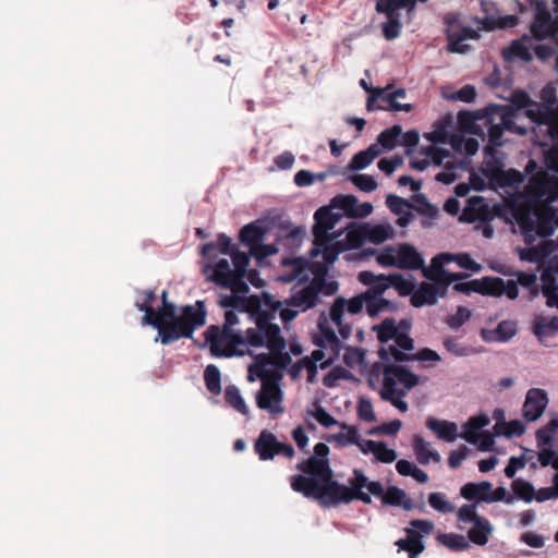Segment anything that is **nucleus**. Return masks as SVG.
I'll return each mask as SVG.
<instances>
[{"label": "nucleus", "instance_id": "f257e3e1", "mask_svg": "<svg viewBox=\"0 0 558 558\" xmlns=\"http://www.w3.org/2000/svg\"><path fill=\"white\" fill-rule=\"evenodd\" d=\"M527 201L514 213L524 242L532 245L537 238L553 235L558 227L556 209L550 205L558 199V178L541 170L529 180Z\"/></svg>", "mask_w": 558, "mask_h": 558}, {"label": "nucleus", "instance_id": "f03ea898", "mask_svg": "<svg viewBox=\"0 0 558 558\" xmlns=\"http://www.w3.org/2000/svg\"><path fill=\"white\" fill-rule=\"evenodd\" d=\"M378 354L384 363L383 385L379 390V397L401 413H405L409 410V405L404 398L418 385L420 376L405 366L391 364L390 361H411V353L402 352L396 344H389L387 348H380Z\"/></svg>", "mask_w": 558, "mask_h": 558}, {"label": "nucleus", "instance_id": "7ed1b4c3", "mask_svg": "<svg viewBox=\"0 0 558 558\" xmlns=\"http://www.w3.org/2000/svg\"><path fill=\"white\" fill-rule=\"evenodd\" d=\"M157 322L148 324L158 331L161 344H170L182 338H192L194 331L206 324V310L203 301L195 305H185L181 314H177V305L172 302H162L155 311Z\"/></svg>", "mask_w": 558, "mask_h": 558}, {"label": "nucleus", "instance_id": "20e7f679", "mask_svg": "<svg viewBox=\"0 0 558 558\" xmlns=\"http://www.w3.org/2000/svg\"><path fill=\"white\" fill-rule=\"evenodd\" d=\"M312 472L323 477L322 492L315 498L322 506L332 507L340 504H350L353 500H360L365 505L372 504L369 494L363 492L368 484V477L360 469L353 470V476L345 486L333 480V472L326 461L312 460Z\"/></svg>", "mask_w": 558, "mask_h": 558}, {"label": "nucleus", "instance_id": "39448f33", "mask_svg": "<svg viewBox=\"0 0 558 558\" xmlns=\"http://www.w3.org/2000/svg\"><path fill=\"white\" fill-rule=\"evenodd\" d=\"M271 365H281L278 357H271L268 353H259L254 355V363L248 366L247 379L254 381L256 378L262 380L260 390L256 395V404L262 410H267L272 415L284 412L282 407L283 393L279 386L278 379L274 377V373L269 369Z\"/></svg>", "mask_w": 558, "mask_h": 558}, {"label": "nucleus", "instance_id": "423d86ee", "mask_svg": "<svg viewBox=\"0 0 558 558\" xmlns=\"http://www.w3.org/2000/svg\"><path fill=\"white\" fill-rule=\"evenodd\" d=\"M239 323L234 310H227L222 329L211 325L205 331V341L209 344L210 354L215 357H232L245 355V331L235 330Z\"/></svg>", "mask_w": 558, "mask_h": 558}, {"label": "nucleus", "instance_id": "0eeeda50", "mask_svg": "<svg viewBox=\"0 0 558 558\" xmlns=\"http://www.w3.org/2000/svg\"><path fill=\"white\" fill-rule=\"evenodd\" d=\"M274 314L268 311H259L255 315L256 328L245 330V354L253 355L250 347L262 348L266 345L271 352V357H278L282 365L290 362L291 357L282 351L286 349V340L281 336L280 327L271 323Z\"/></svg>", "mask_w": 558, "mask_h": 558}, {"label": "nucleus", "instance_id": "6e6552de", "mask_svg": "<svg viewBox=\"0 0 558 558\" xmlns=\"http://www.w3.org/2000/svg\"><path fill=\"white\" fill-rule=\"evenodd\" d=\"M329 451V447L326 444L318 442L314 446V456L296 464V469L303 474L291 476L290 485L294 492L307 498L315 499L322 492L323 477L312 472L311 461L313 459L323 462L326 461L328 466H330L328 459Z\"/></svg>", "mask_w": 558, "mask_h": 558}, {"label": "nucleus", "instance_id": "1a4fd4ad", "mask_svg": "<svg viewBox=\"0 0 558 558\" xmlns=\"http://www.w3.org/2000/svg\"><path fill=\"white\" fill-rule=\"evenodd\" d=\"M450 262H456L459 267L471 270L473 272H478L481 270V265L472 259L468 253H440L433 257L432 269L424 270V276L438 284H442L445 288L452 282L464 279L466 277L465 274H449L445 270V264Z\"/></svg>", "mask_w": 558, "mask_h": 558}, {"label": "nucleus", "instance_id": "9d476101", "mask_svg": "<svg viewBox=\"0 0 558 558\" xmlns=\"http://www.w3.org/2000/svg\"><path fill=\"white\" fill-rule=\"evenodd\" d=\"M457 518L459 522L473 523V526L468 532V537L472 543L478 546H484L488 543L494 529L488 519L476 512L475 504L461 506Z\"/></svg>", "mask_w": 558, "mask_h": 558}, {"label": "nucleus", "instance_id": "9b49d317", "mask_svg": "<svg viewBox=\"0 0 558 558\" xmlns=\"http://www.w3.org/2000/svg\"><path fill=\"white\" fill-rule=\"evenodd\" d=\"M254 451L262 461L272 460L276 454L292 459L295 454L290 444L280 442L269 430L264 429L254 442Z\"/></svg>", "mask_w": 558, "mask_h": 558}, {"label": "nucleus", "instance_id": "f8f14e48", "mask_svg": "<svg viewBox=\"0 0 558 558\" xmlns=\"http://www.w3.org/2000/svg\"><path fill=\"white\" fill-rule=\"evenodd\" d=\"M315 223L313 226V235L315 245H325L336 239L335 234H329L341 219V215L333 213L329 207H320L314 214Z\"/></svg>", "mask_w": 558, "mask_h": 558}, {"label": "nucleus", "instance_id": "ddd939ff", "mask_svg": "<svg viewBox=\"0 0 558 558\" xmlns=\"http://www.w3.org/2000/svg\"><path fill=\"white\" fill-rule=\"evenodd\" d=\"M317 284L318 281H310L306 284L298 282L291 289V294L284 300V304L299 308L301 312L315 307L319 303Z\"/></svg>", "mask_w": 558, "mask_h": 558}, {"label": "nucleus", "instance_id": "4468645a", "mask_svg": "<svg viewBox=\"0 0 558 558\" xmlns=\"http://www.w3.org/2000/svg\"><path fill=\"white\" fill-rule=\"evenodd\" d=\"M318 328L319 336L316 339V344L322 349L329 350L331 353L330 356L319 365L322 369H325L338 359L344 345L331 328L323 323H318Z\"/></svg>", "mask_w": 558, "mask_h": 558}, {"label": "nucleus", "instance_id": "2eb2a0df", "mask_svg": "<svg viewBox=\"0 0 558 558\" xmlns=\"http://www.w3.org/2000/svg\"><path fill=\"white\" fill-rule=\"evenodd\" d=\"M530 29L534 38L538 40L545 39L558 33V20H553L548 9L544 4L538 3Z\"/></svg>", "mask_w": 558, "mask_h": 558}, {"label": "nucleus", "instance_id": "dca6fc26", "mask_svg": "<svg viewBox=\"0 0 558 558\" xmlns=\"http://www.w3.org/2000/svg\"><path fill=\"white\" fill-rule=\"evenodd\" d=\"M548 404V398L545 390L541 388H531L525 396L522 408V415L529 422L538 420Z\"/></svg>", "mask_w": 558, "mask_h": 558}, {"label": "nucleus", "instance_id": "f3484780", "mask_svg": "<svg viewBox=\"0 0 558 558\" xmlns=\"http://www.w3.org/2000/svg\"><path fill=\"white\" fill-rule=\"evenodd\" d=\"M357 278L361 283L368 286L367 290L363 292L368 300L383 296L385 291L390 288L389 279L384 274L375 275L372 271L364 270L359 274Z\"/></svg>", "mask_w": 558, "mask_h": 558}, {"label": "nucleus", "instance_id": "a211bd4d", "mask_svg": "<svg viewBox=\"0 0 558 558\" xmlns=\"http://www.w3.org/2000/svg\"><path fill=\"white\" fill-rule=\"evenodd\" d=\"M531 331L542 345H547L546 340L558 333V316L536 315Z\"/></svg>", "mask_w": 558, "mask_h": 558}, {"label": "nucleus", "instance_id": "6ab92c4d", "mask_svg": "<svg viewBox=\"0 0 558 558\" xmlns=\"http://www.w3.org/2000/svg\"><path fill=\"white\" fill-rule=\"evenodd\" d=\"M478 31L473 29L472 27L464 26L459 32H454L451 28L447 29V38L448 46L447 49L453 53H465L470 50V46L463 44L466 39H478L480 38Z\"/></svg>", "mask_w": 558, "mask_h": 558}, {"label": "nucleus", "instance_id": "aec40b11", "mask_svg": "<svg viewBox=\"0 0 558 558\" xmlns=\"http://www.w3.org/2000/svg\"><path fill=\"white\" fill-rule=\"evenodd\" d=\"M234 278L235 271L231 269L227 259L222 258L216 263L211 280L234 293H242V289H240V284L235 282Z\"/></svg>", "mask_w": 558, "mask_h": 558}, {"label": "nucleus", "instance_id": "412c9836", "mask_svg": "<svg viewBox=\"0 0 558 558\" xmlns=\"http://www.w3.org/2000/svg\"><path fill=\"white\" fill-rule=\"evenodd\" d=\"M398 268L407 270H426L424 268L423 256L409 243L398 245Z\"/></svg>", "mask_w": 558, "mask_h": 558}, {"label": "nucleus", "instance_id": "4be33fe9", "mask_svg": "<svg viewBox=\"0 0 558 558\" xmlns=\"http://www.w3.org/2000/svg\"><path fill=\"white\" fill-rule=\"evenodd\" d=\"M531 48V38L527 35H523L521 38L513 40L510 46L504 48L502 58L508 62L514 59L530 62L533 59Z\"/></svg>", "mask_w": 558, "mask_h": 558}, {"label": "nucleus", "instance_id": "5701e85b", "mask_svg": "<svg viewBox=\"0 0 558 558\" xmlns=\"http://www.w3.org/2000/svg\"><path fill=\"white\" fill-rule=\"evenodd\" d=\"M426 427L436 434L444 441L453 442L460 434H458V425L454 422L439 420L436 417H427Z\"/></svg>", "mask_w": 558, "mask_h": 558}, {"label": "nucleus", "instance_id": "b1692460", "mask_svg": "<svg viewBox=\"0 0 558 558\" xmlns=\"http://www.w3.org/2000/svg\"><path fill=\"white\" fill-rule=\"evenodd\" d=\"M518 332L517 323L513 320H501L493 330H482V337L488 342H507Z\"/></svg>", "mask_w": 558, "mask_h": 558}, {"label": "nucleus", "instance_id": "393cba45", "mask_svg": "<svg viewBox=\"0 0 558 558\" xmlns=\"http://www.w3.org/2000/svg\"><path fill=\"white\" fill-rule=\"evenodd\" d=\"M492 487V483L487 481L480 483L469 482L461 487L460 495L469 501L488 504V494Z\"/></svg>", "mask_w": 558, "mask_h": 558}, {"label": "nucleus", "instance_id": "a878e982", "mask_svg": "<svg viewBox=\"0 0 558 558\" xmlns=\"http://www.w3.org/2000/svg\"><path fill=\"white\" fill-rule=\"evenodd\" d=\"M526 116L539 125H555L558 122V112L555 108L533 104L527 108Z\"/></svg>", "mask_w": 558, "mask_h": 558}, {"label": "nucleus", "instance_id": "bb28decb", "mask_svg": "<svg viewBox=\"0 0 558 558\" xmlns=\"http://www.w3.org/2000/svg\"><path fill=\"white\" fill-rule=\"evenodd\" d=\"M347 300L339 296L330 306V318L338 327L339 333L343 340H348L352 336V326L343 323V314L345 310Z\"/></svg>", "mask_w": 558, "mask_h": 558}, {"label": "nucleus", "instance_id": "cd10ccee", "mask_svg": "<svg viewBox=\"0 0 558 558\" xmlns=\"http://www.w3.org/2000/svg\"><path fill=\"white\" fill-rule=\"evenodd\" d=\"M405 538H400L396 542V545L400 550L408 553L409 558H416L425 549L422 542V535L413 529H405Z\"/></svg>", "mask_w": 558, "mask_h": 558}, {"label": "nucleus", "instance_id": "c85d7f7f", "mask_svg": "<svg viewBox=\"0 0 558 558\" xmlns=\"http://www.w3.org/2000/svg\"><path fill=\"white\" fill-rule=\"evenodd\" d=\"M439 293L436 284L422 282L417 290L414 289L411 295V305L414 307H422L425 304L435 305L437 303V295Z\"/></svg>", "mask_w": 558, "mask_h": 558}, {"label": "nucleus", "instance_id": "c756f323", "mask_svg": "<svg viewBox=\"0 0 558 558\" xmlns=\"http://www.w3.org/2000/svg\"><path fill=\"white\" fill-rule=\"evenodd\" d=\"M231 256L234 271H235V282L240 284V289H242V293H246L248 291V286L244 281V277L247 271V266L250 264V255L247 253L239 251L236 247L229 253Z\"/></svg>", "mask_w": 558, "mask_h": 558}, {"label": "nucleus", "instance_id": "7c9ffc66", "mask_svg": "<svg viewBox=\"0 0 558 558\" xmlns=\"http://www.w3.org/2000/svg\"><path fill=\"white\" fill-rule=\"evenodd\" d=\"M381 502L387 506L401 507L407 511H411L415 507L414 501L408 497L407 493L397 486L386 489Z\"/></svg>", "mask_w": 558, "mask_h": 558}, {"label": "nucleus", "instance_id": "2f4dec72", "mask_svg": "<svg viewBox=\"0 0 558 558\" xmlns=\"http://www.w3.org/2000/svg\"><path fill=\"white\" fill-rule=\"evenodd\" d=\"M486 175L492 182L496 183L500 187H514L523 181L522 174L517 170H510L507 172L500 168H496L488 170Z\"/></svg>", "mask_w": 558, "mask_h": 558}, {"label": "nucleus", "instance_id": "473e14b6", "mask_svg": "<svg viewBox=\"0 0 558 558\" xmlns=\"http://www.w3.org/2000/svg\"><path fill=\"white\" fill-rule=\"evenodd\" d=\"M234 248L235 246L232 244L231 239L227 234L220 233L216 242H208L202 245V255L210 259L214 258L218 252L228 255Z\"/></svg>", "mask_w": 558, "mask_h": 558}, {"label": "nucleus", "instance_id": "72a5a7b5", "mask_svg": "<svg viewBox=\"0 0 558 558\" xmlns=\"http://www.w3.org/2000/svg\"><path fill=\"white\" fill-rule=\"evenodd\" d=\"M489 424V418L485 414H480L470 417L464 424H463V430L459 435L460 438L471 442L476 444L477 442V432Z\"/></svg>", "mask_w": 558, "mask_h": 558}, {"label": "nucleus", "instance_id": "f704fd0d", "mask_svg": "<svg viewBox=\"0 0 558 558\" xmlns=\"http://www.w3.org/2000/svg\"><path fill=\"white\" fill-rule=\"evenodd\" d=\"M138 294L144 295L143 302H135V307L140 312H144V316L142 318V323L144 325L155 324L157 322V317H155V308L153 306L156 301V293L154 290H137Z\"/></svg>", "mask_w": 558, "mask_h": 558}, {"label": "nucleus", "instance_id": "c9c22d12", "mask_svg": "<svg viewBox=\"0 0 558 558\" xmlns=\"http://www.w3.org/2000/svg\"><path fill=\"white\" fill-rule=\"evenodd\" d=\"M474 21L481 24L482 28L487 32H492L496 28H509L518 24V17L515 15H506L498 19L492 15H485L484 17H475Z\"/></svg>", "mask_w": 558, "mask_h": 558}, {"label": "nucleus", "instance_id": "e433bc0d", "mask_svg": "<svg viewBox=\"0 0 558 558\" xmlns=\"http://www.w3.org/2000/svg\"><path fill=\"white\" fill-rule=\"evenodd\" d=\"M492 116L499 117V124L504 126V130L524 135L526 132L524 129L519 128L513 121V111L507 106H493L490 108Z\"/></svg>", "mask_w": 558, "mask_h": 558}, {"label": "nucleus", "instance_id": "4c0bfd02", "mask_svg": "<svg viewBox=\"0 0 558 558\" xmlns=\"http://www.w3.org/2000/svg\"><path fill=\"white\" fill-rule=\"evenodd\" d=\"M265 230L256 222H251L241 228L239 240L252 250L259 242H263Z\"/></svg>", "mask_w": 558, "mask_h": 558}, {"label": "nucleus", "instance_id": "58836bf2", "mask_svg": "<svg viewBox=\"0 0 558 558\" xmlns=\"http://www.w3.org/2000/svg\"><path fill=\"white\" fill-rule=\"evenodd\" d=\"M475 283L477 293L489 296H502L504 279L499 277H483Z\"/></svg>", "mask_w": 558, "mask_h": 558}, {"label": "nucleus", "instance_id": "ea45409f", "mask_svg": "<svg viewBox=\"0 0 558 558\" xmlns=\"http://www.w3.org/2000/svg\"><path fill=\"white\" fill-rule=\"evenodd\" d=\"M380 154L379 148L377 145L373 144L365 150H361L357 154H355L348 168L349 170H362L365 169L367 166H369L373 160Z\"/></svg>", "mask_w": 558, "mask_h": 558}, {"label": "nucleus", "instance_id": "a19ab883", "mask_svg": "<svg viewBox=\"0 0 558 558\" xmlns=\"http://www.w3.org/2000/svg\"><path fill=\"white\" fill-rule=\"evenodd\" d=\"M511 490L514 499L517 498L524 502H531L535 497L534 486L523 478L513 480L511 483Z\"/></svg>", "mask_w": 558, "mask_h": 558}, {"label": "nucleus", "instance_id": "79ce46f5", "mask_svg": "<svg viewBox=\"0 0 558 558\" xmlns=\"http://www.w3.org/2000/svg\"><path fill=\"white\" fill-rule=\"evenodd\" d=\"M387 279H389V287L395 288L400 296L412 295L415 289V282L405 279L401 274L387 275Z\"/></svg>", "mask_w": 558, "mask_h": 558}, {"label": "nucleus", "instance_id": "37998d69", "mask_svg": "<svg viewBox=\"0 0 558 558\" xmlns=\"http://www.w3.org/2000/svg\"><path fill=\"white\" fill-rule=\"evenodd\" d=\"M204 380L209 392L213 395H219L221 392V375L216 365L209 364L205 367Z\"/></svg>", "mask_w": 558, "mask_h": 558}, {"label": "nucleus", "instance_id": "c03bdc74", "mask_svg": "<svg viewBox=\"0 0 558 558\" xmlns=\"http://www.w3.org/2000/svg\"><path fill=\"white\" fill-rule=\"evenodd\" d=\"M402 134V128L398 124L392 125L384 130L377 137V143L383 146L385 149H393L398 142L399 137Z\"/></svg>", "mask_w": 558, "mask_h": 558}, {"label": "nucleus", "instance_id": "a18cd8bd", "mask_svg": "<svg viewBox=\"0 0 558 558\" xmlns=\"http://www.w3.org/2000/svg\"><path fill=\"white\" fill-rule=\"evenodd\" d=\"M412 3L411 0H378L376 11L386 16L398 15L400 9H404Z\"/></svg>", "mask_w": 558, "mask_h": 558}, {"label": "nucleus", "instance_id": "49530a36", "mask_svg": "<svg viewBox=\"0 0 558 558\" xmlns=\"http://www.w3.org/2000/svg\"><path fill=\"white\" fill-rule=\"evenodd\" d=\"M225 399L228 404L234 408L241 414L246 415L248 408L242 398L240 390L235 386H228L225 390Z\"/></svg>", "mask_w": 558, "mask_h": 558}, {"label": "nucleus", "instance_id": "de8ad7c7", "mask_svg": "<svg viewBox=\"0 0 558 558\" xmlns=\"http://www.w3.org/2000/svg\"><path fill=\"white\" fill-rule=\"evenodd\" d=\"M439 542L451 550H465L470 548L466 537L461 534L448 533L438 536Z\"/></svg>", "mask_w": 558, "mask_h": 558}, {"label": "nucleus", "instance_id": "09e8293b", "mask_svg": "<svg viewBox=\"0 0 558 558\" xmlns=\"http://www.w3.org/2000/svg\"><path fill=\"white\" fill-rule=\"evenodd\" d=\"M377 332V339L380 343H387L397 336L398 327L393 318H386L381 324L374 327Z\"/></svg>", "mask_w": 558, "mask_h": 558}, {"label": "nucleus", "instance_id": "8fccbe9b", "mask_svg": "<svg viewBox=\"0 0 558 558\" xmlns=\"http://www.w3.org/2000/svg\"><path fill=\"white\" fill-rule=\"evenodd\" d=\"M387 21L381 24L383 35L387 40L398 38L402 31L401 15L386 16Z\"/></svg>", "mask_w": 558, "mask_h": 558}, {"label": "nucleus", "instance_id": "3c124183", "mask_svg": "<svg viewBox=\"0 0 558 558\" xmlns=\"http://www.w3.org/2000/svg\"><path fill=\"white\" fill-rule=\"evenodd\" d=\"M341 428L345 432H340L333 435V440H336L342 447L359 444L360 435L356 427L342 423Z\"/></svg>", "mask_w": 558, "mask_h": 558}, {"label": "nucleus", "instance_id": "603ef678", "mask_svg": "<svg viewBox=\"0 0 558 558\" xmlns=\"http://www.w3.org/2000/svg\"><path fill=\"white\" fill-rule=\"evenodd\" d=\"M353 378L352 373L342 366H335L327 375L323 378V384L327 388H333L341 379L350 380Z\"/></svg>", "mask_w": 558, "mask_h": 558}, {"label": "nucleus", "instance_id": "864d4df0", "mask_svg": "<svg viewBox=\"0 0 558 558\" xmlns=\"http://www.w3.org/2000/svg\"><path fill=\"white\" fill-rule=\"evenodd\" d=\"M413 449L420 464L426 465L429 463L432 449L429 448V444L426 442L422 436H414Z\"/></svg>", "mask_w": 558, "mask_h": 558}, {"label": "nucleus", "instance_id": "5fc2aeb1", "mask_svg": "<svg viewBox=\"0 0 558 558\" xmlns=\"http://www.w3.org/2000/svg\"><path fill=\"white\" fill-rule=\"evenodd\" d=\"M442 344L448 352L456 356H466L473 352L472 348L463 344L454 337H446Z\"/></svg>", "mask_w": 558, "mask_h": 558}, {"label": "nucleus", "instance_id": "6e6d98bb", "mask_svg": "<svg viewBox=\"0 0 558 558\" xmlns=\"http://www.w3.org/2000/svg\"><path fill=\"white\" fill-rule=\"evenodd\" d=\"M420 151L421 154L429 158L432 162L437 167L441 166L444 163V160L450 156L449 150L436 147L434 145L421 147Z\"/></svg>", "mask_w": 558, "mask_h": 558}, {"label": "nucleus", "instance_id": "4d7b16f0", "mask_svg": "<svg viewBox=\"0 0 558 558\" xmlns=\"http://www.w3.org/2000/svg\"><path fill=\"white\" fill-rule=\"evenodd\" d=\"M428 504L433 509L442 513H450L454 510V506L447 501L441 493H430Z\"/></svg>", "mask_w": 558, "mask_h": 558}, {"label": "nucleus", "instance_id": "13d9d810", "mask_svg": "<svg viewBox=\"0 0 558 558\" xmlns=\"http://www.w3.org/2000/svg\"><path fill=\"white\" fill-rule=\"evenodd\" d=\"M501 426L504 427V434L507 437H512V436L520 437L525 433V426L519 420H512L508 423H505L504 425L500 423H496L495 427H494L496 433H498V434L500 433L499 427H501Z\"/></svg>", "mask_w": 558, "mask_h": 558}, {"label": "nucleus", "instance_id": "bf43d9fd", "mask_svg": "<svg viewBox=\"0 0 558 558\" xmlns=\"http://www.w3.org/2000/svg\"><path fill=\"white\" fill-rule=\"evenodd\" d=\"M556 429L551 426L550 423L546 424L544 427L539 428L536 432V442L537 447L551 446L554 447Z\"/></svg>", "mask_w": 558, "mask_h": 558}, {"label": "nucleus", "instance_id": "052dcab7", "mask_svg": "<svg viewBox=\"0 0 558 558\" xmlns=\"http://www.w3.org/2000/svg\"><path fill=\"white\" fill-rule=\"evenodd\" d=\"M343 350H345L343 355V362L347 366L353 368L362 364L365 355L362 349L354 347H344Z\"/></svg>", "mask_w": 558, "mask_h": 558}, {"label": "nucleus", "instance_id": "680f3d73", "mask_svg": "<svg viewBox=\"0 0 558 558\" xmlns=\"http://www.w3.org/2000/svg\"><path fill=\"white\" fill-rule=\"evenodd\" d=\"M471 312L463 306H459L456 314L446 318V324L453 330L459 329L465 322L470 319Z\"/></svg>", "mask_w": 558, "mask_h": 558}, {"label": "nucleus", "instance_id": "e2e57ef3", "mask_svg": "<svg viewBox=\"0 0 558 558\" xmlns=\"http://www.w3.org/2000/svg\"><path fill=\"white\" fill-rule=\"evenodd\" d=\"M351 182L363 192H373L377 187L375 179L369 174H353Z\"/></svg>", "mask_w": 558, "mask_h": 558}, {"label": "nucleus", "instance_id": "0e129e2a", "mask_svg": "<svg viewBox=\"0 0 558 558\" xmlns=\"http://www.w3.org/2000/svg\"><path fill=\"white\" fill-rule=\"evenodd\" d=\"M487 121L490 123L488 126V141L493 146L499 147L502 145V135H504V126L499 123H494V117L490 116L487 118Z\"/></svg>", "mask_w": 558, "mask_h": 558}, {"label": "nucleus", "instance_id": "69168bd1", "mask_svg": "<svg viewBox=\"0 0 558 558\" xmlns=\"http://www.w3.org/2000/svg\"><path fill=\"white\" fill-rule=\"evenodd\" d=\"M471 449L465 446L461 445L458 449L452 450L448 458V465L456 470L461 466L462 462L468 458L470 454Z\"/></svg>", "mask_w": 558, "mask_h": 558}, {"label": "nucleus", "instance_id": "338daca9", "mask_svg": "<svg viewBox=\"0 0 558 558\" xmlns=\"http://www.w3.org/2000/svg\"><path fill=\"white\" fill-rule=\"evenodd\" d=\"M323 247V258L326 264H333L338 258L339 254L344 250L343 245L340 242L335 244H329L327 242L325 245H319Z\"/></svg>", "mask_w": 558, "mask_h": 558}, {"label": "nucleus", "instance_id": "774afa93", "mask_svg": "<svg viewBox=\"0 0 558 558\" xmlns=\"http://www.w3.org/2000/svg\"><path fill=\"white\" fill-rule=\"evenodd\" d=\"M357 415L362 421L372 423L377 420L373 404L368 399H361L357 404Z\"/></svg>", "mask_w": 558, "mask_h": 558}]
</instances>
